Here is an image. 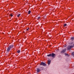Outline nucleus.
<instances>
[{"instance_id": "obj_11", "label": "nucleus", "mask_w": 74, "mask_h": 74, "mask_svg": "<svg viewBox=\"0 0 74 74\" xmlns=\"http://www.w3.org/2000/svg\"><path fill=\"white\" fill-rule=\"evenodd\" d=\"M20 52H21V51L20 50H18L17 51V53H20Z\"/></svg>"}, {"instance_id": "obj_10", "label": "nucleus", "mask_w": 74, "mask_h": 74, "mask_svg": "<svg viewBox=\"0 0 74 74\" xmlns=\"http://www.w3.org/2000/svg\"><path fill=\"white\" fill-rule=\"evenodd\" d=\"M30 12H31V11H29L28 12V14H30Z\"/></svg>"}, {"instance_id": "obj_7", "label": "nucleus", "mask_w": 74, "mask_h": 74, "mask_svg": "<svg viewBox=\"0 0 74 74\" xmlns=\"http://www.w3.org/2000/svg\"><path fill=\"white\" fill-rule=\"evenodd\" d=\"M40 71V69H37V73H39Z\"/></svg>"}, {"instance_id": "obj_6", "label": "nucleus", "mask_w": 74, "mask_h": 74, "mask_svg": "<svg viewBox=\"0 0 74 74\" xmlns=\"http://www.w3.org/2000/svg\"><path fill=\"white\" fill-rule=\"evenodd\" d=\"M47 63L48 64V65H49V64H50L51 63V60H49L47 61Z\"/></svg>"}, {"instance_id": "obj_1", "label": "nucleus", "mask_w": 74, "mask_h": 74, "mask_svg": "<svg viewBox=\"0 0 74 74\" xmlns=\"http://www.w3.org/2000/svg\"><path fill=\"white\" fill-rule=\"evenodd\" d=\"M47 56H52V57L55 58V54L53 53L52 54H49V55H47Z\"/></svg>"}, {"instance_id": "obj_15", "label": "nucleus", "mask_w": 74, "mask_h": 74, "mask_svg": "<svg viewBox=\"0 0 74 74\" xmlns=\"http://www.w3.org/2000/svg\"><path fill=\"white\" fill-rule=\"evenodd\" d=\"M10 16H13V15L11 14H10Z\"/></svg>"}, {"instance_id": "obj_8", "label": "nucleus", "mask_w": 74, "mask_h": 74, "mask_svg": "<svg viewBox=\"0 0 74 74\" xmlns=\"http://www.w3.org/2000/svg\"><path fill=\"white\" fill-rule=\"evenodd\" d=\"M71 56L74 57V52H72L71 53Z\"/></svg>"}, {"instance_id": "obj_13", "label": "nucleus", "mask_w": 74, "mask_h": 74, "mask_svg": "<svg viewBox=\"0 0 74 74\" xmlns=\"http://www.w3.org/2000/svg\"><path fill=\"white\" fill-rule=\"evenodd\" d=\"M65 56H68V54H67L66 53H65Z\"/></svg>"}, {"instance_id": "obj_14", "label": "nucleus", "mask_w": 74, "mask_h": 74, "mask_svg": "<svg viewBox=\"0 0 74 74\" xmlns=\"http://www.w3.org/2000/svg\"><path fill=\"white\" fill-rule=\"evenodd\" d=\"M67 26V24H65L64 25V26Z\"/></svg>"}, {"instance_id": "obj_2", "label": "nucleus", "mask_w": 74, "mask_h": 74, "mask_svg": "<svg viewBox=\"0 0 74 74\" xmlns=\"http://www.w3.org/2000/svg\"><path fill=\"white\" fill-rule=\"evenodd\" d=\"M13 47L14 46L13 45L9 46L7 49V51L8 52H9L10 50V49H11V48H13Z\"/></svg>"}, {"instance_id": "obj_5", "label": "nucleus", "mask_w": 74, "mask_h": 74, "mask_svg": "<svg viewBox=\"0 0 74 74\" xmlns=\"http://www.w3.org/2000/svg\"><path fill=\"white\" fill-rule=\"evenodd\" d=\"M66 49H65L63 50H62V51L61 52V53H64V52H66Z\"/></svg>"}, {"instance_id": "obj_9", "label": "nucleus", "mask_w": 74, "mask_h": 74, "mask_svg": "<svg viewBox=\"0 0 74 74\" xmlns=\"http://www.w3.org/2000/svg\"><path fill=\"white\" fill-rule=\"evenodd\" d=\"M74 39V37H72L71 38V40L73 41Z\"/></svg>"}, {"instance_id": "obj_3", "label": "nucleus", "mask_w": 74, "mask_h": 74, "mask_svg": "<svg viewBox=\"0 0 74 74\" xmlns=\"http://www.w3.org/2000/svg\"><path fill=\"white\" fill-rule=\"evenodd\" d=\"M73 46H69L67 48V50H70V49H71L72 48H73Z\"/></svg>"}, {"instance_id": "obj_17", "label": "nucleus", "mask_w": 74, "mask_h": 74, "mask_svg": "<svg viewBox=\"0 0 74 74\" xmlns=\"http://www.w3.org/2000/svg\"><path fill=\"white\" fill-rule=\"evenodd\" d=\"M73 44V42H72V43L70 44Z\"/></svg>"}, {"instance_id": "obj_16", "label": "nucleus", "mask_w": 74, "mask_h": 74, "mask_svg": "<svg viewBox=\"0 0 74 74\" xmlns=\"http://www.w3.org/2000/svg\"><path fill=\"white\" fill-rule=\"evenodd\" d=\"M29 28H28V29H27V30H29Z\"/></svg>"}, {"instance_id": "obj_4", "label": "nucleus", "mask_w": 74, "mask_h": 74, "mask_svg": "<svg viewBox=\"0 0 74 74\" xmlns=\"http://www.w3.org/2000/svg\"><path fill=\"white\" fill-rule=\"evenodd\" d=\"M40 65H41L42 66H46V64L44 62H42L41 63Z\"/></svg>"}, {"instance_id": "obj_18", "label": "nucleus", "mask_w": 74, "mask_h": 74, "mask_svg": "<svg viewBox=\"0 0 74 74\" xmlns=\"http://www.w3.org/2000/svg\"><path fill=\"white\" fill-rule=\"evenodd\" d=\"M38 19H40V17H38Z\"/></svg>"}, {"instance_id": "obj_12", "label": "nucleus", "mask_w": 74, "mask_h": 74, "mask_svg": "<svg viewBox=\"0 0 74 74\" xmlns=\"http://www.w3.org/2000/svg\"><path fill=\"white\" fill-rule=\"evenodd\" d=\"M21 15V14H19L18 15H17V17H19V16H20Z\"/></svg>"}]
</instances>
